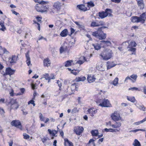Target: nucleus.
<instances>
[{"label":"nucleus","mask_w":146,"mask_h":146,"mask_svg":"<svg viewBox=\"0 0 146 146\" xmlns=\"http://www.w3.org/2000/svg\"><path fill=\"white\" fill-rule=\"evenodd\" d=\"M99 55L103 60L107 61L113 56V53L111 49H107L100 53Z\"/></svg>","instance_id":"f257e3e1"},{"label":"nucleus","mask_w":146,"mask_h":146,"mask_svg":"<svg viewBox=\"0 0 146 146\" xmlns=\"http://www.w3.org/2000/svg\"><path fill=\"white\" fill-rule=\"evenodd\" d=\"M146 19V14L145 13L142 14L139 17L134 16L131 18V21L133 23L141 22L143 23Z\"/></svg>","instance_id":"f03ea898"},{"label":"nucleus","mask_w":146,"mask_h":146,"mask_svg":"<svg viewBox=\"0 0 146 146\" xmlns=\"http://www.w3.org/2000/svg\"><path fill=\"white\" fill-rule=\"evenodd\" d=\"M92 35L100 40L104 39L106 37V34L103 33L101 28H98L97 31L93 33Z\"/></svg>","instance_id":"7ed1b4c3"},{"label":"nucleus","mask_w":146,"mask_h":146,"mask_svg":"<svg viewBox=\"0 0 146 146\" xmlns=\"http://www.w3.org/2000/svg\"><path fill=\"white\" fill-rule=\"evenodd\" d=\"M112 10L110 9H106L105 11L100 12L98 13L99 16L102 19H103L106 17L108 16L109 17H111L112 16L111 13H112Z\"/></svg>","instance_id":"20e7f679"},{"label":"nucleus","mask_w":146,"mask_h":146,"mask_svg":"<svg viewBox=\"0 0 146 146\" xmlns=\"http://www.w3.org/2000/svg\"><path fill=\"white\" fill-rule=\"evenodd\" d=\"M98 103H99V106L102 107H109L111 105L109 100L105 99L99 100Z\"/></svg>","instance_id":"39448f33"},{"label":"nucleus","mask_w":146,"mask_h":146,"mask_svg":"<svg viewBox=\"0 0 146 146\" xmlns=\"http://www.w3.org/2000/svg\"><path fill=\"white\" fill-rule=\"evenodd\" d=\"M84 130V129L82 127L77 126L74 127L73 131L76 135H80L82 133Z\"/></svg>","instance_id":"423d86ee"},{"label":"nucleus","mask_w":146,"mask_h":146,"mask_svg":"<svg viewBox=\"0 0 146 146\" xmlns=\"http://www.w3.org/2000/svg\"><path fill=\"white\" fill-rule=\"evenodd\" d=\"M5 72L3 74L1 73L3 76H5L6 75H9L10 76L13 74L15 72V70L11 69L10 67L7 68L5 70Z\"/></svg>","instance_id":"0eeeda50"},{"label":"nucleus","mask_w":146,"mask_h":146,"mask_svg":"<svg viewBox=\"0 0 146 146\" xmlns=\"http://www.w3.org/2000/svg\"><path fill=\"white\" fill-rule=\"evenodd\" d=\"M112 119L114 121H117L121 119L119 114L117 111H115L111 115Z\"/></svg>","instance_id":"6e6552de"},{"label":"nucleus","mask_w":146,"mask_h":146,"mask_svg":"<svg viewBox=\"0 0 146 146\" xmlns=\"http://www.w3.org/2000/svg\"><path fill=\"white\" fill-rule=\"evenodd\" d=\"M11 124L13 126L19 128L21 130L22 129L21 124L19 120H13L11 123Z\"/></svg>","instance_id":"1a4fd4ad"},{"label":"nucleus","mask_w":146,"mask_h":146,"mask_svg":"<svg viewBox=\"0 0 146 146\" xmlns=\"http://www.w3.org/2000/svg\"><path fill=\"white\" fill-rule=\"evenodd\" d=\"M29 51H28V52L26 53L25 56L27 59V60L26 61V63L27 64V65L29 66L30 67L31 66V64L30 58L29 56Z\"/></svg>","instance_id":"9d476101"},{"label":"nucleus","mask_w":146,"mask_h":146,"mask_svg":"<svg viewBox=\"0 0 146 146\" xmlns=\"http://www.w3.org/2000/svg\"><path fill=\"white\" fill-rule=\"evenodd\" d=\"M96 79V78L93 75H88L87 80L89 83L94 82Z\"/></svg>","instance_id":"9b49d317"},{"label":"nucleus","mask_w":146,"mask_h":146,"mask_svg":"<svg viewBox=\"0 0 146 146\" xmlns=\"http://www.w3.org/2000/svg\"><path fill=\"white\" fill-rule=\"evenodd\" d=\"M62 5V3L58 1H57L54 3L53 5V7L57 10H60Z\"/></svg>","instance_id":"f8f14e48"},{"label":"nucleus","mask_w":146,"mask_h":146,"mask_svg":"<svg viewBox=\"0 0 146 146\" xmlns=\"http://www.w3.org/2000/svg\"><path fill=\"white\" fill-rule=\"evenodd\" d=\"M38 3H39V5H40V8L42 9L43 10H46L47 8V7L46 5L47 3L46 2H44V1H41L40 2H39Z\"/></svg>","instance_id":"ddd939ff"},{"label":"nucleus","mask_w":146,"mask_h":146,"mask_svg":"<svg viewBox=\"0 0 146 146\" xmlns=\"http://www.w3.org/2000/svg\"><path fill=\"white\" fill-rule=\"evenodd\" d=\"M44 66L48 67L50 66L51 64L49 58L44 59L43 60Z\"/></svg>","instance_id":"4468645a"},{"label":"nucleus","mask_w":146,"mask_h":146,"mask_svg":"<svg viewBox=\"0 0 146 146\" xmlns=\"http://www.w3.org/2000/svg\"><path fill=\"white\" fill-rule=\"evenodd\" d=\"M88 111L91 115L93 116L97 112V110L96 109L92 108L89 109Z\"/></svg>","instance_id":"2eb2a0df"},{"label":"nucleus","mask_w":146,"mask_h":146,"mask_svg":"<svg viewBox=\"0 0 146 146\" xmlns=\"http://www.w3.org/2000/svg\"><path fill=\"white\" fill-rule=\"evenodd\" d=\"M137 5L140 9H143L144 7V4L143 0H137Z\"/></svg>","instance_id":"dca6fc26"},{"label":"nucleus","mask_w":146,"mask_h":146,"mask_svg":"<svg viewBox=\"0 0 146 146\" xmlns=\"http://www.w3.org/2000/svg\"><path fill=\"white\" fill-rule=\"evenodd\" d=\"M106 64L107 69H110L115 66L116 65V64H114L113 62L111 63L109 61H108L107 62Z\"/></svg>","instance_id":"f3484780"},{"label":"nucleus","mask_w":146,"mask_h":146,"mask_svg":"<svg viewBox=\"0 0 146 146\" xmlns=\"http://www.w3.org/2000/svg\"><path fill=\"white\" fill-rule=\"evenodd\" d=\"M48 131L49 134L51 135L53 137L51 138L52 139H53L54 138V136H55L56 134L57 133V131L54 129L53 130L51 131L50 129H48Z\"/></svg>","instance_id":"a211bd4d"},{"label":"nucleus","mask_w":146,"mask_h":146,"mask_svg":"<svg viewBox=\"0 0 146 146\" xmlns=\"http://www.w3.org/2000/svg\"><path fill=\"white\" fill-rule=\"evenodd\" d=\"M64 144L65 146H73V143L69 141L67 138L64 139Z\"/></svg>","instance_id":"6ab92c4d"},{"label":"nucleus","mask_w":146,"mask_h":146,"mask_svg":"<svg viewBox=\"0 0 146 146\" xmlns=\"http://www.w3.org/2000/svg\"><path fill=\"white\" fill-rule=\"evenodd\" d=\"M35 8L36 10L39 12H41L42 13L46 11V10H43L42 9L40 8V5H39V4H37L35 7Z\"/></svg>","instance_id":"aec40b11"},{"label":"nucleus","mask_w":146,"mask_h":146,"mask_svg":"<svg viewBox=\"0 0 146 146\" xmlns=\"http://www.w3.org/2000/svg\"><path fill=\"white\" fill-rule=\"evenodd\" d=\"M100 44V42H99L98 43L93 44L92 45L96 50H98L100 49L101 48Z\"/></svg>","instance_id":"412c9836"},{"label":"nucleus","mask_w":146,"mask_h":146,"mask_svg":"<svg viewBox=\"0 0 146 146\" xmlns=\"http://www.w3.org/2000/svg\"><path fill=\"white\" fill-rule=\"evenodd\" d=\"M16 59V56L15 55H13L11 57H10L9 58V61L11 63H15Z\"/></svg>","instance_id":"4be33fe9"},{"label":"nucleus","mask_w":146,"mask_h":146,"mask_svg":"<svg viewBox=\"0 0 146 146\" xmlns=\"http://www.w3.org/2000/svg\"><path fill=\"white\" fill-rule=\"evenodd\" d=\"M86 78L85 76H81L77 77L75 79V81L76 82L80 81H83L85 80Z\"/></svg>","instance_id":"5701e85b"},{"label":"nucleus","mask_w":146,"mask_h":146,"mask_svg":"<svg viewBox=\"0 0 146 146\" xmlns=\"http://www.w3.org/2000/svg\"><path fill=\"white\" fill-rule=\"evenodd\" d=\"M68 33V30L67 29H64L61 32L60 35L62 37H65L67 35Z\"/></svg>","instance_id":"b1692460"},{"label":"nucleus","mask_w":146,"mask_h":146,"mask_svg":"<svg viewBox=\"0 0 146 146\" xmlns=\"http://www.w3.org/2000/svg\"><path fill=\"white\" fill-rule=\"evenodd\" d=\"M98 68L100 70L103 71L105 70V67L104 64H101L100 65H98Z\"/></svg>","instance_id":"393cba45"},{"label":"nucleus","mask_w":146,"mask_h":146,"mask_svg":"<svg viewBox=\"0 0 146 146\" xmlns=\"http://www.w3.org/2000/svg\"><path fill=\"white\" fill-rule=\"evenodd\" d=\"M121 125V124L119 122H116L115 124H112L111 126L114 128H117L120 127Z\"/></svg>","instance_id":"a878e982"},{"label":"nucleus","mask_w":146,"mask_h":146,"mask_svg":"<svg viewBox=\"0 0 146 146\" xmlns=\"http://www.w3.org/2000/svg\"><path fill=\"white\" fill-rule=\"evenodd\" d=\"M19 106L18 103L15 101L14 103L12 104L11 108L13 109H17L19 107Z\"/></svg>","instance_id":"bb28decb"},{"label":"nucleus","mask_w":146,"mask_h":146,"mask_svg":"<svg viewBox=\"0 0 146 146\" xmlns=\"http://www.w3.org/2000/svg\"><path fill=\"white\" fill-rule=\"evenodd\" d=\"M137 44L136 42L134 41H131L130 42V44H129V45L127 48H129V47H135Z\"/></svg>","instance_id":"cd10ccee"},{"label":"nucleus","mask_w":146,"mask_h":146,"mask_svg":"<svg viewBox=\"0 0 146 146\" xmlns=\"http://www.w3.org/2000/svg\"><path fill=\"white\" fill-rule=\"evenodd\" d=\"M73 62L72 60H69L65 62V66L66 67H68L71 65V63Z\"/></svg>","instance_id":"c85d7f7f"},{"label":"nucleus","mask_w":146,"mask_h":146,"mask_svg":"<svg viewBox=\"0 0 146 146\" xmlns=\"http://www.w3.org/2000/svg\"><path fill=\"white\" fill-rule=\"evenodd\" d=\"M91 133L92 136H97L98 134V131L96 129L92 130L91 132Z\"/></svg>","instance_id":"c756f323"},{"label":"nucleus","mask_w":146,"mask_h":146,"mask_svg":"<svg viewBox=\"0 0 146 146\" xmlns=\"http://www.w3.org/2000/svg\"><path fill=\"white\" fill-rule=\"evenodd\" d=\"M118 78L117 77H116L113 81L112 83H111L114 86H117V85L118 84Z\"/></svg>","instance_id":"7c9ffc66"},{"label":"nucleus","mask_w":146,"mask_h":146,"mask_svg":"<svg viewBox=\"0 0 146 146\" xmlns=\"http://www.w3.org/2000/svg\"><path fill=\"white\" fill-rule=\"evenodd\" d=\"M133 145L134 146H141V144L139 141L137 139H135Z\"/></svg>","instance_id":"2f4dec72"},{"label":"nucleus","mask_w":146,"mask_h":146,"mask_svg":"<svg viewBox=\"0 0 146 146\" xmlns=\"http://www.w3.org/2000/svg\"><path fill=\"white\" fill-rule=\"evenodd\" d=\"M105 131L107 132H113L116 131V129H114L110 128L109 129H108L107 128H105L104 129ZM116 131H119V130L117 129H116Z\"/></svg>","instance_id":"473e14b6"},{"label":"nucleus","mask_w":146,"mask_h":146,"mask_svg":"<svg viewBox=\"0 0 146 146\" xmlns=\"http://www.w3.org/2000/svg\"><path fill=\"white\" fill-rule=\"evenodd\" d=\"M78 88V85L75 83L73 84L71 86V88L72 91L76 90Z\"/></svg>","instance_id":"72a5a7b5"},{"label":"nucleus","mask_w":146,"mask_h":146,"mask_svg":"<svg viewBox=\"0 0 146 146\" xmlns=\"http://www.w3.org/2000/svg\"><path fill=\"white\" fill-rule=\"evenodd\" d=\"M83 57L84 60H79L78 61H77L76 63H78L80 65H81L83 64L84 62V61H86V58L84 57Z\"/></svg>","instance_id":"f704fd0d"},{"label":"nucleus","mask_w":146,"mask_h":146,"mask_svg":"<svg viewBox=\"0 0 146 146\" xmlns=\"http://www.w3.org/2000/svg\"><path fill=\"white\" fill-rule=\"evenodd\" d=\"M127 99L128 100L130 101L133 103L135 102V99L134 97H129L127 96Z\"/></svg>","instance_id":"c9c22d12"},{"label":"nucleus","mask_w":146,"mask_h":146,"mask_svg":"<svg viewBox=\"0 0 146 146\" xmlns=\"http://www.w3.org/2000/svg\"><path fill=\"white\" fill-rule=\"evenodd\" d=\"M98 23L97 21H93L92 22L91 24V26L92 27H97L98 26Z\"/></svg>","instance_id":"e433bc0d"},{"label":"nucleus","mask_w":146,"mask_h":146,"mask_svg":"<svg viewBox=\"0 0 146 146\" xmlns=\"http://www.w3.org/2000/svg\"><path fill=\"white\" fill-rule=\"evenodd\" d=\"M39 117L41 121H44L45 117L43 116V115L41 113H39Z\"/></svg>","instance_id":"4c0bfd02"},{"label":"nucleus","mask_w":146,"mask_h":146,"mask_svg":"<svg viewBox=\"0 0 146 146\" xmlns=\"http://www.w3.org/2000/svg\"><path fill=\"white\" fill-rule=\"evenodd\" d=\"M77 7L81 10L85 11V7L83 5H78Z\"/></svg>","instance_id":"58836bf2"},{"label":"nucleus","mask_w":146,"mask_h":146,"mask_svg":"<svg viewBox=\"0 0 146 146\" xmlns=\"http://www.w3.org/2000/svg\"><path fill=\"white\" fill-rule=\"evenodd\" d=\"M100 42L104 43V44L107 45L108 46H110L111 44V43L110 42V41H108V40H107L106 41H101Z\"/></svg>","instance_id":"ea45409f"},{"label":"nucleus","mask_w":146,"mask_h":146,"mask_svg":"<svg viewBox=\"0 0 146 146\" xmlns=\"http://www.w3.org/2000/svg\"><path fill=\"white\" fill-rule=\"evenodd\" d=\"M23 138L26 139H29L30 136L26 133L23 134Z\"/></svg>","instance_id":"a19ab883"},{"label":"nucleus","mask_w":146,"mask_h":146,"mask_svg":"<svg viewBox=\"0 0 146 146\" xmlns=\"http://www.w3.org/2000/svg\"><path fill=\"white\" fill-rule=\"evenodd\" d=\"M52 76V77L50 78V77H45L44 78L45 79L47 80H50L51 79H55L54 75L53 74H51Z\"/></svg>","instance_id":"79ce46f5"},{"label":"nucleus","mask_w":146,"mask_h":146,"mask_svg":"<svg viewBox=\"0 0 146 146\" xmlns=\"http://www.w3.org/2000/svg\"><path fill=\"white\" fill-rule=\"evenodd\" d=\"M88 5L91 7H92L94 6V5L92 1H90L87 3Z\"/></svg>","instance_id":"37998d69"},{"label":"nucleus","mask_w":146,"mask_h":146,"mask_svg":"<svg viewBox=\"0 0 146 146\" xmlns=\"http://www.w3.org/2000/svg\"><path fill=\"white\" fill-rule=\"evenodd\" d=\"M97 21V23H98V26L99 27L100 25H103L104 24V23L103 21Z\"/></svg>","instance_id":"c03bdc74"},{"label":"nucleus","mask_w":146,"mask_h":146,"mask_svg":"<svg viewBox=\"0 0 146 146\" xmlns=\"http://www.w3.org/2000/svg\"><path fill=\"white\" fill-rule=\"evenodd\" d=\"M62 80H58L57 81V83L58 84V86H59L60 88H61V86H62Z\"/></svg>","instance_id":"a18cd8bd"},{"label":"nucleus","mask_w":146,"mask_h":146,"mask_svg":"<svg viewBox=\"0 0 146 146\" xmlns=\"http://www.w3.org/2000/svg\"><path fill=\"white\" fill-rule=\"evenodd\" d=\"M52 56L54 57H55L57 54V52L56 51H55L54 50H52Z\"/></svg>","instance_id":"49530a36"},{"label":"nucleus","mask_w":146,"mask_h":146,"mask_svg":"<svg viewBox=\"0 0 146 146\" xmlns=\"http://www.w3.org/2000/svg\"><path fill=\"white\" fill-rule=\"evenodd\" d=\"M65 51V48L64 47L62 46L60 48V54L62 53Z\"/></svg>","instance_id":"de8ad7c7"},{"label":"nucleus","mask_w":146,"mask_h":146,"mask_svg":"<svg viewBox=\"0 0 146 146\" xmlns=\"http://www.w3.org/2000/svg\"><path fill=\"white\" fill-rule=\"evenodd\" d=\"M129 49H128L129 51H132L133 52H134L136 50L135 48H133L132 47H129Z\"/></svg>","instance_id":"09e8293b"},{"label":"nucleus","mask_w":146,"mask_h":146,"mask_svg":"<svg viewBox=\"0 0 146 146\" xmlns=\"http://www.w3.org/2000/svg\"><path fill=\"white\" fill-rule=\"evenodd\" d=\"M1 26L2 27V28L0 29V30L4 31L6 30V28L5 27L4 25H3V24H1Z\"/></svg>","instance_id":"8fccbe9b"},{"label":"nucleus","mask_w":146,"mask_h":146,"mask_svg":"<svg viewBox=\"0 0 146 146\" xmlns=\"http://www.w3.org/2000/svg\"><path fill=\"white\" fill-rule=\"evenodd\" d=\"M36 20L38 22H41V20L42 19V17H39V16H37L36 18Z\"/></svg>","instance_id":"3c124183"},{"label":"nucleus","mask_w":146,"mask_h":146,"mask_svg":"<svg viewBox=\"0 0 146 146\" xmlns=\"http://www.w3.org/2000/svg\"><path fill=\"white\" fill-rule=\"evenodd\" d=\"M35 101L33 100H31L29 101L28 103L29 104H32L34 106L35 105V104L34 103Z\"/></svg>","instance_id":"603ef678"},{"label":"nucleus","mask_w":146,"mask_h":146,"mask_svg":"<svg viewBox=\"0 0 146 146\" xmlns=\"http://www.w3.org/2000/svg\"><path fill=\"white\" fill-rule=\"evenodd\" d=\"M33 22H34V23L36 24L37 25L38 29L39 31H40V24L38 23L37 22H36L35 21H34Z\"/></svg>","instance_id":"864d4df0"},{"label":"nucleus","mask_w":146,"mask_h":146,"mask_svg":"<svg viewBox=\"0 0 146 146\" xmlns=\"http://www.w3.org/2000/svg\"><path fill=\"white\" fill-rule=\"evenodd\" d=\"M129 90H138V88H136L135 87H133V88H129Z\"/></svg>","instance_id":"5fc2aeb1"},{"label":"nucleus","mask_w":146,"mask_h":146,"mask_svg":"<svg viewBox=\"0 0 146 146\" xmlns=\"http://www.w3.org/2000/svg\"><path fill=\"white\" fill-rule=\"evenodd\" d=\"M131 77L134 80H136L137 77V76L136 75H132L131 76Z\"/></svg>","instance_id":"6e6d98bb"},{"label":"nucleus","mask_w":146,"mask_h":146,"mask_svg":"<svg viewBox=\"0 0 146 146\" xmlns=\"http://www.w3.org/2000/svg\"><path fill=\"white\" fill-rule=\"evenodd\" d=\"M138 107L140 109L143 111H145V109L143 106H138Z\"/></svg>","instance_id":"4d7b16f0"},{"label":"nucleus","mask_w":146,"mask_h":146,"mask_svg":"<svg viewBox=\"0 0 146 146\" xmlns=\"http://www.w3.org/2000/svg\"><path fill=\"white\" fill-rule=\"evenodd\" d=\"M3 48L0 46V55H2L3 54Z\"/></svg>","instance_id":"13d9d810"},{"label":"nucleus","mask_w":146,"mask_h":146,"mask_svg":"<svg viewBox=\"0 0 146 146\" xmlns=\"http://www.w3.org/2000/svg\"><path fill=\"white\" fill-rule=\"evenodd\" d=\"M3 53H6V54H8L9 53V52L5 48H3Z\"/></svg>","instance_id":"bf43d9fd"},{"label":"nucleus","mask_w":146,"mask_h":146,"mask_svg":"<svg viewBox=\"0 0 146 146\" xmlns=\"http://www.w3.org/2000/svg\"><path fill=\"white\" fill-rule=\"evenodd\" d=\"M121 0H111L112 2L116 3H118L120 2Z\"/></svg>","instance_id":"052dcab7"},{"label":"nucleus","mask_w":146,"mask_h":146,"mask_svg":"<svg viewBox=\"0 0 146 146\" xmlns=\"http://www.w3.org/2000/svg\"><path fill=\"white\" fill-rule=\"evenodd\" d=\"M142 122V121H141V120L140 121H139L137 122H135L134 123V124L136 125H139L140 123H143V122Z\"/></svg>","instance_id":"680f3d73"},{"label":"nucleus","mask_w":146,"mask_h":146,"mask_svg":"<svg viewBox=\"0 0 146 146\" xmlns=\"http://www.w3.org/2000/svg\"><path fill=\"white\" fill-rule=\"evenodd\" d=\"M72 112L73 113H75L77 112L76 108H74L72 110Z\"/></svg>","instance_id":"e2e57ef3"},{"label":"nucleus","mask_w":146,"mask_h":146,"mask_svg":"<svg viewBox=\"0 0 146 146\" xmlns=\"http://www.w3.org/2000/svg\"><path fill=\"white\" fill-rule=\"evenodd\" d=\"M31 86L32 88L33 89H35L36 88V86L35 84H32Z\"/></svg>","instance_id":"0e129e2a"},{"label":"nucleus","mask_w":146,"mask_h":146,"mask_svg":"<svg viewBox=\"0 0 146 146\" xmlns=\"http://www.w3.org/2000/svg\"><path fill=\"white\" fill-rule=\"evenodd\" d=\"M75 70H72L71 72L74 75H76L78 74V73L76 72Z\"/></svg>","instance_id":"69168bd1"},{"label":"nucleus","mask_w":146,"mask_h":146,"mask_svg":"<svg viewBox=\"0 0 146 146\" xmlns=\"http://www.w3.org/2000/svg\"><path fill=\"white\" fill-rule=\"evenodd\" d=\"M59 131H60V134L61 135V136L62 137H63L64 136V132H63V131L61 130H60Z\"/></svg>","instance_id":"338daca9"},{"label":"nucleus","mask_w":146,"mask_h":146,"mask_svg":"<svg viewBox=\"0 0 146 146\" xmlns=\"http://www.w3.org/2000/svg\"><path fill=\"white\" fill-rule=\"evenodd\" d=\"M75 23L79 27H82V26L80 25L79 23L77 22H75Z\"/></svg>","instance_id":"774afa93"}]
</instances>
